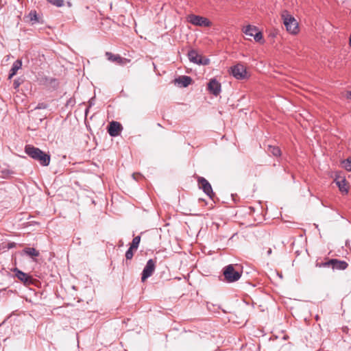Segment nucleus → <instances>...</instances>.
Returning <instances> with one entry per match:
<instances>
[{"mask_svg":"<svg viewBox=\"0 0 351 351\" xmlns=\"http://www.w3.org/2000/svg\"><path fill=\"white\" fill-rule=\"evenodd\" d=\"M25 152L43 166H48L50 163V156L38 147L31 145H27L25 147Z\"/></svg>","mask_w":351,"mask_h":351,"instance_id":"1","label":"nucleus"},{"mask_svg":"<svg viewBox=\"0 0 351 351\" xmlns=\"http://www.w3.org/2000/svg\"><path fill=\"white\" fill-rule=\"evenodd\" d=\"M281 16L287 31L291 34H297L299 32V26L296 19L287 11H284Z\"/></svg>","mask_w":351,"mask_h":351,"instance_id":"2","label":"nucleus"},{"mask_svg":"<svg viewBox=\"0 0 351 351\" xmlns=\"http://www.w3.org/2000/svg\"><path fill=\"white\" fill-rule=\"evenodd\" d=\"M223 274L227 282H234L241 278L242 271L237 270L232 265H228L223 268Z\"/></svg>","mask_w":351,"mask_h":351,"instance_id":"3","label":"nucleus"},{"mask_svg":"<svg viewBox=\"0 0 351 351\" xmlns=\"http://www.w3.org/2000/svg\"><path fill=\"white\" fill-rule=\"evenodd\" d=\"M188 58L191 62L199 65H208L210 60L199 54L196 50L191 49L188 52Z\"/></svg>","mask_w":351,"mask_h":351,"instance_id":"4","label":"nucleus"},{"mask_svg":"<svg viewBox=\"0 0 351 351\" xmlns=\"http://www.w3.org/2000/svg\"><path fill=\"white\" fill-rule=\"evenodd\" d=\"M188 21L196 26L210 27L212 23L207 19L199 15L190 14L188 16Z\"/></svg>","mask_w":351,"mask_h":351,"instance_id":"5","label":"nucleus"},{"mask_svg":"<svg viewBox=\"0 0 351 351\" xmlns=\"http://www.w3.org/2000/svg\"><path fill=\"white\" fill-rule=\"evenodd\" d=\"M156 261L149 259L147 261L146 265L145 266L141 276V281L145 282L148 278H149L154 273L156 269Z\"/></svg>","mask_w":351,"mask_h":351,"instance_id":"6","label":"nucleus"},{"mask_svg":"<svg viewBox=\"0 0 351 351\" xmlns=\"http://www.w3.org/2000/svg\"><path fill=\"white\" fill-rule=\"evenodd\" d=\"M105 56L108 60L112 62H115L121 66L126 65L131 62L130 59L123 58L119 54H114L109 51H106L105 53Z\"/></svg>","mask_w":351,"mask_h":351,"instance_id":"7","label":"nucleus"},{"mask_svg":"<svg viewBox=\"0 0 351 351\" xmlns=\"http://www.w3.org/2000/svg\"><path fill=\"white\" fill-rule=\"evenodd\" d=\"M197 182L199 188L202 189L204 193H206L210 198L212 199L215 194L208 181L203 177H198Z\"/></svg>","mask_w":351,"mask_h":351,"instance_id":"8","label":"nucleus"},{"mask_svg":"<svg viewBox=\"0 0 351 351\" xmlns=\"http://www.w3.org/2000/svg\"><path fill=\"white\" fill-rule=\"evenodd\" d=\"M232 75L237 80H243L247 77L245 67L241 64H237L231 67Z\"/></svg>","mask_w":351,"mask_h":351,"instance_id":"9","label":"nucleus"},{"mask_svg":"<svg viewBox=\"0 0 351 351\" xmlns=\"http://www.w3.org/2000/svg\"><path fill=\"white\" fill-rule=\"evenodd\" d=\"M221 87V84L216 79H211L208 84V91L215 96L219 95Z\"/></svg>","mask_w":351,"mask_h":351,"instance_id":"10","label":"nucleus"},{"mask_svg":"<svg viewBox=\"0 0 351 351\" xmlns=\"http://www.w3.org/2000/svg\"><path fill=\"white\" fill-rule=\"evenodd\" d=\"M123 128L120 123L117 121H112L108 128V132L111 136H117L121 132Z\"/></svg>","mask_w":351,"mask_h":351,"instance_id":"11","label":"nucleus"},{"mask_svg":"<svg viewBox=\"0 0 351 351\" xmlns=\"http://www.w3.org/2000/svg\"><path fill=\"white\" fill-rule=\"evenodd\" d=\"M15 276L17 277L19 280H20L21 282H24L25 285H30L33 282V279L31 276L29 274L24 273L23 271L15 269Z\"/></svg>","mask_w":351,"mask_h":351,"instance_id":"12","label":"nucleus"},{"mask_svg":"<svg viewBox=\"0 0 351 351\" xmlns=\"http://www.w3.org/2000/svg\"><path fill=\"white\" fill-rule=\"evenodd\" d=\"M192 82V78L187 75H181L175 79V84L180 87H187Z\"/></svg>","mask_w":351,"mask_h":351,"instance_id":"13","label":"nucleus"},{"mask_svg":"<svg viewBox=\"0 0 351 351\" xmlns=\"http://www.w3.org/2000/svg\"><path fill=\"white\" fill-rule=\"evenodd\" d=\"M332 263V268L333 269L344 270L348 267V264L345 261H340L338 259H330Z\"/></svg>","mask_w":351,"mask_h":351,"instance_id":"14","label":"nucleus"},{"mask_svg":"<svg viewBox=\"0 0 351 351\" xmlns=\"http://www.w3.org/2000/svg\"><path fill=\"white\" fill-rule=\"evenodd\" d=\"M335 182L336 184L337 185L339 191L342 193L347 194L348 193V189L347 187V182H346V180L345 178H341L340 180L336 178V179H335Z\"/></svg>","mask_w":351,"mask_h":351,"instance_id":"15","label":"nucleus"},{"mask_svg":"<svg viewBox=\"0 0 351 351\" xmlns=\"http://www.w3.org/2000/svg\"><path fill=\"white\" fill-rule=\"evenodd\" d=\"M41 82L43 85L51 86L53 88H56L58 83L56 78L44 77L41 79Z\"/></svg>","mask_w":351,"mask_h":351,"instance_id":"16","label":"nucleus"},{"mask_svg":"<svg viewBox=\"0 0 351 351\" xmlns=\"http://www.w3.org/2000/svg\"><path fill=\"white\" fill-rule=\"evenodd\" d=\"M22 61L21 60H16L12 64V68L10 71L8 78L11 79L15 75L19 69L21 68Z\"/></svg>","mask_w":351,"mask_h":351,"instance_id":"17","label":"nucleus"},{"mask_svg":"<svg viewBox=\"0 0 351 351\" xmlns=\"http://www.w3.org/2000/svg\"><path fill=\"white\" fill-rule=\"evenodd\" d=\"M267 152L276 157H280L281 156V150L278 146L268 145Z\"/></svg>","mask_w":351,"mask_h":351,"instance_id":"18","label":"nucleus"},{"mask_svg":"<svg viewBox=\"0 0 351 351\" xmlns=\"http://www.w3.org/2000/svg\"><path fill=\"white\" fill-rule=\"evenodd\" d=\"M23 253L30 257H37L40 253L34 247H25L23 250Z\"/></svg>","mask_w":351,"mask_h":351,"instance_id":"19","label":"nucleus"},{"mask_svg":"<svg viewBox=\"0 0 351 351\" xmlns=\"http://www.w3.org/2000/svg\"><path fill=\"white\" fill-rule=\"evenodd\" d=\"M243 31L245 35L253 37L255 32L257 31V27L256 26L248 25L243 28Z\"/></svg>","mask_w":351,"mask_h":351,"instance_id":"20","label":"nucleus"},{"mask_svg":"<svg viewBox=\"0 0 351 351\" xmlns=\"http://www.w3.org/2000/svg\"><path fill=\"white\" fill-rule=\"evenodd\" d=\"M27 18L29 21L32 22V24H36L40 23L39 17L36 10H31L28 14Z\"/></svg>","mask_w":351,"mask_h":351,"instance_id":"21","label":"nucleus"},{"mask_svg":"<svg viewBox=\"0 0 351 351\" xmlns=\"http://www.w3.org/2000/svg\"><path fill=\"white\" fill-rule=\"evenodd\" d=\"M140 241H141V236L135 237L132 241L130 247H132V248H134V250H136L138 247Z\"/></svg>","mask_w":351,"mask_h":351,"instance_id":"22","label":"nucleus"},{"mask_svg":"<svg viewBox=\"0 0 351 351\" xmlns=\"http://www.w3.org/2000/svg\"><path fill=\"white\" fill-rule=\"evenodd\" d=\"M49 3L56 6L62 7L64 5V0H47Z\"/></svg>","mask_w":351,"mask_h":351,"instance_id":"23","label":"nucleus"},{"mask_svg":"<svg viewBox=\"0 0 351 351\" xmlns=\"http://www.w3.org/2000/svg\"><path fill=\"white\" fill-rule=\"evenodd\" d=\"M343 167L347 171H351V158H347L342 162Z\"/></svg>","mask_w":351,"mask_h":351,"instance_id":"24","label":"nucleus"},{"mask_svg":"<svg viewBox=\"0 0 351 351\" xmlns=\"http://www.w3.org/2000/svg\"><path fill=\"white\" fill-rule=\"evenodd\" d=\"M134 250V248H132V247H130L129 249L126 251L125 252V259H126V262L128 261V260H131L134 256V252H133V250Z\"/></svg>","mask_w":351,"mask_h":351,"instance_id":"25","label":"nucleus"},{"mask_svg":"<svg viewBox=\"0 0 351 351\" xmlns=\"http://www.w3.org/2000/svg\"><path fill=\"white\" fill-rule=\"evenodd\" d=\"M254 40L256 41V42H260L262 39H263V34L262 33L258 31V29H257V31L255 32L254 33Z\"/></svg>","mask_w":351,"mask_h":351,"instance_id":"26","label":"nucleus"},{"mask_svg":"<svg viewBox=\"0 0 351 351\" xmlns=\"http://www.w3.org/2000/svg\"><path fill=\"white\" fill-rule=\"evenodd\" d=\"M316 265L319 267H330V266L332 267V263H330V260H329L324 263H317Z\"/></svg>","mask_w":351,"mask_h":351,"instance_id":"27","label":"nucleus"},{"mask_svg":"<svg viewBox=\"0 0 351 351\" xmlns=\"http://www.w3.org/2000/svg\"><path fill=\"white\" fill-rule=\"evenodd\" d=\"M47 108V104L45 103H39L35 109H46Z\"/></svg>","mask_w":351,"mask_h":351,"instance_id":"28","label":"nucleus"},{"mask_svg":"<svg viewBox=\"0 0 351 351\" xmlns=\"http://www.w3.org/2000/svg\"><path fill=\"white\" fill-rule=\"evenodd\" d=\"M271 253H272V250H271V247H269V248L267 249V256L271 255Z\"/></svg>","mask_w":351,"mask_h":351,"instance_id":"29","label":"nucleus"},{"mask_svg":"<svg viewBox=\"0 0 351 351\" xmlns=\"http://www.w3.org/2000/svg\"><path fill=\"white\" fill-rule=\"evenodd\" d=\"M348 97L351 99V90L348 92Z\"/></svg>","mask_w":351,"mask_h":351,"instance_id":"30","label":"nucleus"},{"mask_svg":"<svg viewBox=\"0 0 351 351\" xmlns=\"http://www.w3.org/2000/svg\"><path fill=\"white\" fill-rule=\"evenodd\" d=\"M14 243H11L9 245V248L12 247L14 246Z\"/></svg>","mask_w":351,"mask_h":351,"instance_id":"31","label":"nucleus"},{"mask_svg":"<svg viewBox=\"0 0 351 351\" xmlns=\"http://www.w3.org/2000/svg\"><path fill=\"white\" fill-rule=\"evenodd\" d=\"M349 44H350V46L351 47V34H350V36Z\"/></svg>","mask_w":351,"mask_h":351,"instance_id":"32","label":"nucleus"}]
</instances>
